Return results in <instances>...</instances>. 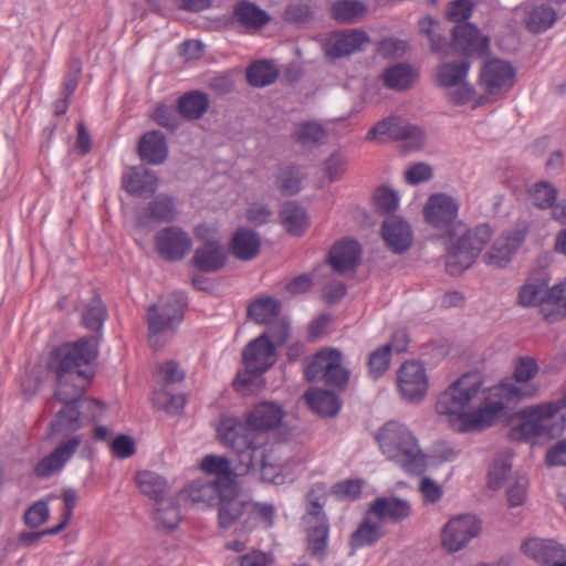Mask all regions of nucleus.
<instances>
[{
    "instance_id": "nucleus-50",
    "label": "nucleus",
    "mask_w": 566,
    "mask_h": 566,
    "mask_svg": "<svg viewBox=\"0 0 566 566\" xmlns=\"http://www.w3.org/2000/svg\"><path fill=\"white\" fill-rule=\"evenodd\" d=\"M349 371L342 367V354L332 349L331 369L325 374V384L332 387L342 388L347 385Z\"/></svg>"
},
{
    "instance_id": "nucleus-14",
    "label": "nucleus",
    "mask_w": 566,
    "mask_h": 566,
    "mask_svg": "<svg viewBox=\"0 0 566 566\" xmlns=\"http://www.w3.org/2000/svg\"><path fill=\"white\" fill-rule=\"evenodd\" d=\"M480 531V521L474 515L463 514L453 517L442 528V546L449 553L459 552L476 537Z\"/></svg>"
},
{
    "instance_id": "nucleus-52",
    "label": "nucleus",
    "mask_w": 566,
    "mask_h": 566,
    "mask_svg": "<svg viewBox=\"0 0 566 566\" xmlns=\"http://www.w3.org/2000/svg\"><path fill=\"white\" fill-rule=\"evenodd\" d=\"M332 350L318 352L305 368V377L310 381L324 380L327 369H331Z\"/></svg>"
},
{
    "instance_id": "nucleus-45",
    "label": "nucleus",
    "mask_w": 566,
    "mask_h": 566,
    "mask_svg": "<svg viewBox=\"0 0 566 566\" xmlns=\"http://www.w3.org/2000/svg\"><path fill=\"white\" fill-rule=\"evenodd\" d=\"M154 518L158 526L166 530H175L180 522L179 505L174 497H164L156 502Z\"/></svg>"
},
{
    "instance_id": "nucleus-41",
    "label": "nucleus",
    "mask_w": 566,
    "mask_h": 566,
    "mask_svg": "<svg viewBox=\"0 0 566 566\" xmlns=\"http://www.w3.org/2000/svg\"><path fill=\"white\" fill-rule=\"evenodd\" d=\"M305 399L312 410L321 416L333 417L340 409V402L336 395L323 389H311L305 394Z\"/></svg>"
},
{
    "instance_id": "nucleus-58",
    "label": "nucleus",
    "mask_w": 566,
    "mask_h": 566,
    "mask_svg": "<svg viewBox=\"0 0 566 566\" xmlns=\"http://www.w3.org/2000/svg\"><path fill=\"white\" fill-rule=\"evenodd\" d=\"M324 500V491L319 485H315L307 493L310 509L307 514L304 516V521L326 520L325 514L323 513Z\"/></svg>"
},
{
    "instance_id": "nucleus-37",
    "label": "nucleus",
    "mask_w": 566,
    "mask_h": 566,
    "mask_svg": "<svg viewBox=\"0 0 566 566\" xmlns=\"http://www.w3.org/2000/svg\"><path fill=\"white\" fill-rule=\"evenodd\" d=\"M417 77V71L407 63H398L389 66L381 74L384 85L398 92L410 88Z\"/></svg>"
},
{
    "instance_id": "nucleus-3",
    "label": "nucleus",
    "mask_w": 566,
    "mask_h": 566,
    "mask_svg": "<svg viewBox=\"0 0 566 566\" xmlns=\"http://www.w3.org/2000/svg\"><path fill=\"white\" fill-rule=\"evenodd\" d=\"M376 440L387 460L410 474H422L427 460L412 431L403 423L387 421L377 432Z\"/></svg>"
},
{
    "instance_id": "nucleus-21",
    "label": "nucleus",
    "mask_w": 566,
    "mask_h": 566,
    "mask_svg": "<svg viewBox=\"0 0 566 566\" xmlns=\"http://www.w3.org/2000/svg\"><path fill=\"white\" fill-rule=\"evenodd\" d=\"M156 250L167 261H179L191 250L192 240L179 227H167L155 237Z\"/></svg>"
},
{
    "instance_id": "nucleus-46",
    "label": "nucleus",
    "mask_w": 566,
    "mask_h": 566,
    "mask_svg": "<svg viewBox=\"0 0 566 566\" xmlns=\"http://www.w3.org/2000/svg\"><path fill=\"white\" fill-rule=\"evenodd\" d=\"M279 77L277 67L270 61H256L247 70V80L254 87L271 85Z\"/></svg>"
},
{
    "instance_id": "nucleus-33",
    "label": "nucleus",
    "mask_w": 566,
    "mask_h": 566,
    "mask_svg": "<svg viewBox=\"0 0 566 566\" xmlns=\"http://www.w3.org/2000/svg\"><path fill=\"white\" fill-rule=\"evenodd\" d=\"M227 260L226 251L218 241H208L196 249L192 263L201 272H217Z\"/></svg>"
},
{
    "instance_id": "nucleus-44",
    "label": "nucleus",
    "mask_w": 566,
    "mask_h": 566,
    "mask_svg": "<svg viewBox=\"0 0 566 566\" xmlns=\"http://www.w3.org/2000/svg\"><path fill=\"white\" fill-rule=\"evenodd\" d=\"M136 482L143 494L151 497L155 502L166 497L169 489L167 480L153 471L138 472Z\"/></svg>"
},
{
    "instance_id": "nucleus-47",
    "label": "nucleus",
    "mask_w": 566,
    "mask_h": 566,
    "mask_svg": "<svg viewBox=\"0 0 566 566\" xmlns=\"http://www.w3.org/2000/svg\"><path fill=\"white\" fill-rule=\"evenodd\" d=\"M280 217L287 232L292 234H301L307 226L306 212L295 201L285 202Z\"/></svg>"
},
{
    "instance_id": "nucleus-39",
    "label": "nucleus",
    "mask_w": 566,
    "mask_h": 566,
    "mask_svg": "<svg viewBox=\"0 0 566 566\" xmlns=\"http://www.w3.org/2000/svg\"><path fill=\"white\" fill-rule=\"evenodd\" d=\"M281 313L279 300L266 296L253 301L248 307V315L258 324L270 325L277 319Z\"/></svg>"
},
{
    "instance_id": "nucleus-23",
    "label": "nucleus",
    "mask_w": 566,
    "mask_h": 566,
    "mask_svg": "<svg viewBox=\"0 0 566 566\" xmlns=\"http://www.w3.org/2000/svg\"><path fill=\"white\" fill-rule=\"evenodd\" d=\"M515 71L512 65L502 60L486 62L480 73V82L489 94L510 90L514 84Z\"/></svg>"
},
{
    "instance_id": "nucleus-63",
    "label": "nucleus",
    "mask_w": 566,
    "mask_h": 566,
    "mask_svg": "<svg viewBox=\"0 0 566 566\" xmlns=\"http://www.w3.org/2000/svg\"><path fill=\"white\" fill-rule=\"evenodd\" d=\"M112 452L118 459H126L135 454L136 446L132 437L120 434L111 444Z\"/></svg>"
},
{
    "instance_id": "nucleus-22",
    "label": "nucleus",
    "mask_w": 566,
    "mask_h": 566,
    "mask_svg": "<svg viewBox=\"0 0 566 566\" xmlns=\"http://www.w3.org/2000/svg\"><path fill=\"white\" fill-rule=\"evenodd\" d=\"M261 457H251V464H237L239 474H247L252 470H259L262 481L273 484H281L284 476L281 473V463L275 454L273 448L268 443L261 444Z\"/></svg>"
},
{
    "instance_id": "nucleus-53",
    "label": "nucleus",
    "mask_w": 566,
    "mask_h": 566,
    "mask_svg": "<svg viewBox=\"0 0 566 566\" xmlns=\"http://www.w3.org/2000/svg\"><path fill=\"white\" fill-rule=\"evenodd\" d=\"M324 137L325 130L323 126L315 122L304 123L295 132L296 140L303 146L319 144Z\"/></svg>"
},
{
    "instance_id": "nucleus-38",
    "label": "nucleus",
    "mask_w": 566,
    "mask_h": 566,
    "mask_svg": "<svg viewBox=\"0 0 566 566\" xmlns=\"http://www.w3.org/2000/svg\"><path fill=\"white\" fill-rule=\"evenodd\" d=\"M384 536L382 525L367 511L364 521L353 533L350 546L357 549L364 546H371Z\"/></svg>"
},
{
    "instance_id": "nucleus-27",
    "label": "nucleus",
    "mask_w": 566,
    "mask_h": 566,
    "mask_svg": "<svg viewBox=\"0 0 566 566\" xmlns=\"http://www.w3.org/2000/svg\"><path fill=\"white\" fill-rule=\"evenodd\" d=\"M200 468L207 474H212L216 478L212 480L222 484L226 490L223 492L228 494L237 493L235 476L240 475L237 467L233 469L231 462L226 457L208 454L202 458Z\"/></svg>"
},
{
    "instance_id": "nucleus-42",
    "label": "nucleus",
    "mask_w": 566,
    "mask_h": 566,
    "mask_svg": "<svg viewBox=\"0 0 566 566\" xmlns=\"http://www.w3.org/2000/svg\"><path fill=\"white\" fill-rule=\"evenodd\" d=\"M208 107L209 99L207 94L199 91L189 92L178 99L179 115L189 120L201 118Z\"/></svg>"
},
{
    "instance_id": "nucleus-5",
    "label": "nucleus",
    "mask_w": 566,
    "mask_h": 566,
    "mask_svg": "<svg viewBox=\"0 0 566 566\" xmlns=\"http://www.w3.org/2000/svg\"><path fill=\"white\" fill-rule=\"evenodd\" d=\"M186 306L187 296L181 292H176L148 307L146 322L148 342L153 348L164 347L166 344L165 334L175 332L180 325Z\"/></svg>"
},
{
    "instance_id": "nucleus-24",
    "label": "nucleus",
    "mask_w": 566,
    "mask_h": 566,
    "mask_svg": "<svg viewBox=\"0 0 566 566\" xmlns=\"http://www.w3.org/2000/svg\"><path fill=\"white\" fill-rule=\"evenodd\" d=\"M285 411L281 405L274 401H261L250 410L245 418L247 424L253 432L263 434L276 429L283 421Z\"/></svg>"
},
{
    "instance_id": "nucleus-28",
    "label": "nucleus",
    "mask_w": 566,
    "mask_h": 566,
    "mask_svg": "<svg viewBox=\"0 0 566 566\" xmlns=\"http://www.w3.org/2000/svg\"><path fill=\"white\" fill-rule=\"evenodd\" d=\"M522 547L525 555L541 565L554 566L566 558V549L553 539L531 538Z\"/></svg>"
},
{
    "instance_id": "nucleus-61",
    "label": "nucleus",
    "mask_w": 566,
    "mask_h": 566,
    "mask_svg": "<svg viewBox=\"0 0 566 566\" xmlns=\"http://www.w3.org/2000/svg\"><path fill=\"white\" fill-rule=\"evenodd\" d=\"M49 515L48 504L43 501H39L28 509L24 514V521L30 527H38L48 521Z\"/></svg>"
},
{
    "instance_id": "nucleus-1",
    "label": "nucleus",
    "mask_w": 566,
    "mask_h": 566,
    "mask_svg": "<svg viewBox=\"0 0 566 566\" xmlns=\"http://www.w3.org/2000/svg\"><path fill=\"white\" fill-rule=\"evenodd\" d=\"M97 355L98 344L95 337L64 343L50 353L46 366L56 379L54 398L64 405L50 422L52 436L76 432L84 427L86 420H95L102 416L104 405L84 397L93 376L90 366Z\"/></svg>"
},
{
    "instance_id": "nucleus-57",
    "label": "nucleus",
    "mask_w": 566,
    "mask_h": 566,
    "mask_svg": "<svg viewBox=\"0 0 566 566\" xmlns=\"http://www.w3.org/2000/svg\"><path fill=\"white\" fill-rule=\"evenodd\" d=\"M301 172L296 167H284L280 170L277 180L280 188L286 195H295L301 190Z\"/></svg>"
},
{
    "instance_id": "nucleus-13",
    "label": "nucleus",
    "mask_w": 566,
    "mask_h": 566,
    "mask_svg": "<svg viewBox=\"0 0 566 566\" xmlns=\"http://www.w3.org/2000/svg\"><path fill=\"white\" fill-rule=\"evenodd\" d=\"M388 136L391 139L402 140L408 150L420 148L424 143L423 130L399 118H385L378 122L368 132L367 138Z\"/></svg>"
},
{
    "instance_id": "nucleus-20",
    "label": "nucleus",
    "mask_w": 566,
    "mask_h": 566,
    "mask_svg": "<svg viewBox=\"0 0 566 566\" xmlns=\"http://www.w3.org/2000/svg\"><path fill=\"white\" fill-rule=\"evenodd\" d=\"M563 296L562 283L548 287V279L544 272L538 277L531 276L521 286L517 302L521 306L532 307L542 303H557Z\"/></svg>"
},
{
    "instance_id": "nucleus-16",
    "label": "nucleus",
    "mask_w": 566,
    "mask_h": 566,
    "mask_svg": "<svg viewBox=\"0 0 566 566\" xmlns=\"http://www.w3.org/2000/svg\"><path fill=\"white\" fill-rule=\"evenodd\" d=\"M526 238V229L516 227L504 231L484 254V262L495 269L506 266Z\"/></svg>"
},
{
    "instance_id": "nucleus-40",
    "label": "nucleus",
    "mask_w": 566,
    "mask_h": 566,
    "mask_svg": "<svg viewBox=\"0 0 566 566\" xmlns=\"http://www.w3.org/2000/svg\"><path fill=\"white\" fill-rule=\"evenodd\" d=\"M308 549L313 557L323 559L327 552L328 524L326 520L305 521Z\"/></svg>"
},
{
    "instance_id": "nucleus-6",
    "label": "nucleus",
    "mask_w": 566,
    "mask_h": 566,
    "mask_svg": "<svg viewBox=\"0 0 566 566\" xmlns=\"http://www.w3.org/2000/svg\"><path fill=\"white\" fill-rule=\"evenodd\" d=\"M559 402H546L522 411V421L512 427L510 438L524 441L535 437H553L564 427L565 418L559 415Z\"/></svg>"
},
{
    "instance_id": "nucleus-7",
    "label": "nucleus",
    "mask_w": 566,
    "mask_h": 566,
    "mask_svg": "<svg viewBox=\"0 0 566 566\" xmlns=\"http://www.w3.org/2000/svg\"><path fill=\"white\" fill-rule=\"evenodd\" d=\"M491 237L492 229L486 223L473 229H467L463 224L460 232L450 238L446 261L447 271L457 275L470 268Z\"/></svg>"
},
{
    "instance_id": "nucleus-35",
    "label": "nucleus",
    "mask_w": 566,
    "mask_h": 566,
    "mask_svg": "<svg viewBox=\"0 0 566 566\" xmlns=\"http://www.w3.org/2000/svg\"><path fill=\"white\" fill-rule=\"evenodd\" d=\"M224 490L226 488L222 484L212 480H197L189 485L188 495L189 499L197 504L205 506H211L213 504L219 505L223 497L233 495L223 492Z\"/></svg>"
},
{
    "instance_id": "nucleus-12",
    "label": "nucleus",
    "mask_w": 566,
    "mask_h": 566,
    "mask_svg": "<svg viewBox=\"0 0 566 566\" xmlns=\"http://www.w3.org/2000/svg\"><path fill=\"white\" fill-rule=\"evenodd\" d=\"M458 212V201L446 193L431 195L423 208L426 221L436 229L448 231L450 238L463 228V223L457 220Z\"/></svg>"
},
{
    "instance_id": "nucleus-29",
    "label": "nucleus",
    "mask_w": 566,
    "mask_h": 566,
    "mask_svg": "<svg viewBox=\"0 0 566 566\" xmlns=\"http://www.w3.org/2000/svg\"><path fill=\"white\" fill-rule=\"evenodd\" d=\"M360 252V245L356 240L345 239L333 245L328 261L338 273L354 271L359 264Z\"/></svg>"
},
{
    "instance_id": "nucleus-4",
    "label": "nucleus",
    "mask_w": 566,
    "mask_h": 566,
    "mask_svg": "<svg viewBox=\"0 0 566 566\" xmlns=\"http://www.w3.org/2000/svg\"><path fill=\"white\" fill-rule=\"evenodd\" d=\"M420 32L427 35L432 53L447 56L452 50L463 54L483 55L488 52L489 41L481 36L472 23H462L452 29V42L449 43L441 23L431 17L419 21Z\"/></svg>"
},
{
    "instance_id": "nucleus-10",
    "label": "nucleus",
    "mask_w": 566,
    "mask_h": 566,
    "mask_svg": "<svg viewBox=\"0 0 566 566\" xmlns=\"http://www.w3.org/2000/svg\"><path fill=\"white\" fill-rule=\"evenodd\" d=\"M539 367L535 358L523 356L517 358L514 366V379L512 381H502L499 386L491 388V396L496 400L505 402V408L524 398L534 397L537 394V387L528 382L537 375Z\"/></svg>"
},
{
    "instance_id": "nucleus-26",
    "label": "nucleus",
    "mask_w": 566,
    "mask_h": 566,
    "mask_svg": "<svg viewBox=\"0 0 566 566\" xmlns=\"http://www.w3.org/2000/svg\"><path fill=\"white\" fill-rule=\"evenodd\" d=\"M177 207L172 197L158 195L137 214V223L140 227H150L153 223H168L176 219Z\"/></svg>"
},
{
    "instance_id": "nucleus-30",
    "label": "nucleus",
    "mask_w": 566,
    "mask_h": 566,
    "mask_svg": "<svg viewBox=\"0 0 566 566\" xmlns=\"http://www.w3.org/2000/svg\"><path fill=\"white\" fill-rule=\"evenodd\" d=\"M125 190L136 197H149L155 193L158 178L154 171L144 166L133 167L123 176Z\"/></svg>"
},
{
    "instance_id": "nucleus-62",
    "label": "nucleus",
    "mask_w": 566,
    "mask_h": 566,
    "mask_svg": "<svg viewBox=\"0 0 566 566\" xmlns=\"http://www.w3.org/2000/svg\"><path fill=\"white\" fill-rule=\"evenodd\" d=\"M347 159L339 153L332 154L325 160V172L331 181L338 180L346 171Z\"/></svg>"
},
{
    "instance_id": "nucleus-11",
    "label": "nucleus",
    "mask_w": 566,
    "mask_h": 566,
    "mask_svg": "<svg viewBox=\"0 0 566 566\" xmlns=\"http://www.w3.org/2000/svg\"><path fill=\"white\" fill-rule=\"evenodd\" d=\"M470 69L468 61L444 62L437 67V82L450 88L448 99L455 105L469 103L474 96V88L465 82Z\"/></svg>"
},
{
    "instance_id": "nucleus-15",
    "label": "nucleus",
    "mask_w": 566,
    "mask_h": 566,
    "mask_svg": "<svg viewBox=\"0 0 566 566\" xmlns=\"http://www.w3.org/2000/svg\"><path fill=\"white\" fill-rule=\"evenodd\" d=\"M235 495L227 496L219 503V525L222 528H230L238 524L241 531L247 532L258 524V514L254 512V504L244 502Z\"/></svg>"
},
{
    "instance_id": "nucleus-54",
    "label": "nucleus",
    "mask_w": 566,
    "mask_h": 566,
    "mask_svg": "<svg viewBox=\"0 0 566 566\" xmlns=\"http://www.w3.org/2000/svg\"><path fill=\"white\" fill-rule=\"evenodd\" d=\"M390 348L389 346H381L374 350L369 355L368 359V368L369 375L374 379H378L384 375V373L388 369L390 364Z\"/></svg>"
},
{
    "instance_id": "nucleus-49",
    "label": "nucleus",
    "mask_w": 566,
    "mask_h": 566,
    "mask_svg": "<svg viewBox=\"0 0 566 566\" xmlns=\"http://www.w3.org/2000/svg\"><path fill=\"white\" fill-rule=\"evenodd\" d=\"M107 317V311L99 296L95 295L86 304L82 314L84 326L91 331L97 332L103 327Z\"/></svg>"
},
{
    "instance_id": "nucleus-32",
    "label": "nucleus",
    "mask_w": 566,
    "mask_h": 566,
    "mask_svg": "<svg viewBox=\"0 0 566 566\" xmlns=\"http://www.w3.org/2000/svg\"><path fill=\"white\" fill-rule=\"evenodd\" d=\"M137 149L140 159L149 165H160L168 156L167 140L160 130L145 133Z\"/></svg>"
},
{
    "instance_id": "nucleus-48",
    "label": "nucleus",
    "mask_w": 566,
    "mask_h": 566,
    "mask_svg": "<svg viewBox=\"0 0 566 566\" xmlns=\"http://www.w3.org/2000/svg\"><path fill=\"white\" fill-rule=\"evenodd\" d=\"M365 11V4L358 0H340L332 6V17L340 23H354Z\"/></svg>"
},
{
    "instance_id": "nucleus-19",
    "label": "nucleus",
    "mask_w": 566,
    "mask_h": 566,
    "mask_svg": "<svg viewBox=\"0 0 566 566\" xmlns=\"http://www.w3.org/2000/svg\"><path fill=\"white\" fill-rule=\"evenodd\" d=\"M369 42V35L360 29L334 31L325 40L324 51L328 57L336 60L361 52Z\"/></svg>"
},
{
    "instance_id": "nucleus-36",
    "label": "nucleus",
    "mask_w": 566,
    "mask_h": 566,
    "mask_svg": "<svg viewBox=\"0 0 566 566\" xmlns=\"http://www.w3.org/2000/svg\"><path fill=\"white\" fill-rule=\"evenodd\" d=\"M260 247L261 239L259 234L247 228L238 229L231 240L233 255L242 261L254 259L259 254Z\"/></svg>"
},
{
    "instance_id": "nucleus-55",
    "label": "nucleus",
    "mask_w": 566,
    "mask_h": 566,
    "mask_svg": "<svg viewBox=\"0 0 566 566\" xmlns=\"http://www.w3.org/2000/svg\"><path fill=\"white\" fill-rule=\"evenodd\" d=\"M153 118L159 126L169 130H176L180 126L179 112L165 104L156 106Z\"/></svg>"
},
{
    "instance_id": "nucleus-60",
    "label": "nucleus",
    "mask_w": 566,
    "mask_h": 566,
    "mask_svg": "<svg viewBox=\"0 0 566 566\" xmlns=\"http://www.w3.org/2000/svg\"><path fill=\"white\" fill-rule=\"evenodd\" d=\"M375 203L378 210L382 212H392L399 203L397 191L388 187H380L375 192Z\"/></svg>"
},
{
    "instance_id": "nucleus-59",
    "label": "nucleus",
    "mask_w": 566,
    "mask_h": 566,
    "mask_svg": "<svg viewBox=\"0 0 566 566\" xmlns=\"http://www.w3.org/2000/svg\"><path fill=\"white\" fill-rule=\"evenodd\" d=\"M527 488L528 480L525 476L518 475L514 479L506 491L507 504L510 507L522 505L525 502Z\"/></svg>"
},
{
    "instance_id": "nucleus-64",
    "label": "nucleus",
    "mask_w": 566,
    "mask_h": 566,
    "mask_svg": "<svg viewBox=\"0 0 566 566\" xmlns=\"http://www.w3.org/2000/svg\"><path fill=\"white\" fill-rule=\"evenodd\" d=\"M432 177V169L424 163H417L410 166L406 172L405 178L409 185H418L430 180Z\"/></svg>"
},
{
    "instance_id": "nucleus-25",
    "label": "nucleus",
    "mask_w": 566,
    "mask_h": 566,
    "mask_svg": "<svg viewBox=\"0 0 566 566\" xmlns=\"http://www.w3.org/2000/svg\"><path fill=\"white\" fill-rule=\"evenodd\" d=\"M378 522L384 525L386 522L399 523L411 514L410 503L397 496L376 497L367 510Z\"/></svg>"
},
{
    "instance_id": "nucleus-31",
    "label": "nucleus",
    "mask_w": 566,
    "mask_h": 566,
    "mask_svg": "<svg viewBox=\"0 0 566 566\" xmlns=\"http://www.w3.org/2000/svg\"><path fill=\"white\" fill-rule=\"evenodd\" d=\"M386 244L395 252L407 251L412 243V233L409 224L396 217L387 218L381 227Z\"/></svg>"
},
{
    "instance_id": "nucleus-8",
    "label": "nucleus",
    "mask_w": 566,
    "mask_h": 566,
    "mask_svg": "<svg viewBox=\"0 0 566 566\" xmlns=\"http://www.w3.org/2000/svg\"><path fill=\"white\" fill-rule=\"evenodd\" d=\"M217 433L220 442L231 448L238 455V464H251V457H261V444L265 443L266 437L253 432L251 427L234 417H222Z\"/></svg>"
},
{
    "instance_id": "nucleus-17",
    "label": "nucleus",
    "mask_w": 566,
    "mask_h": 566,
    "mask_svg": "<svg viewBox=\"0 0 566 566\" xmlns=\"http://www.w3.org/2000/svg\"><path fill=\"white\" fill-rule=\"evenodd\" d=\"M398 389L403 399L418 402L428 391V377L422 364L416 360L403 363L397 373Z\"/></svg>"
},
{
    "instance_id": "nucleus-34",
    "label": "nucleus",
    "mask_w": 566,
    "mask_h": 566,
    "mask_svg": "<svg viewBox=\"0 0 566 566\" xmlns=\"http://www.w3.org/2000/svg\"><path fill=\"white\" fill-rule=\"evenodd\" d=\"M525 14V25L533 33H541L549 29L556 21L555 10L545 4L524 3L516 8Z\"/></svg>"
},
{
    "instance_id": "nucleus-9",
    "label": "nucleus",
    "mask_w": 566,
    "mask_h": 566,
    "mask_svg": "<svg viewBox=\"0 0 566 566\" xmlns=\"http://www.w3.org/2000/svg\"><path fill=\"white\" fill-rule=\"evenodd\" d=\"M276 360L275 346L266 333L251 340L243 350L245 371L234 380L237 390L250 387L259 377L271 368Z\"/></svg>"
},
{
    "instance_id": "nucleus-56",
    "label": "nucleus",
    "mask_w": 566,
    "mask_h": 566,
    "mask_svg": "<svg viewBox=\"0 0 566 566\" xmlns=\"http://www.w3.org/2000/svg\"><path fill=\"white\" fill-rule=\"evenodd\" d=\"M557 198V189L548 182H538L532 191V200L535 206L547 209L553 208Z\"/></svg>"
},
{
    "instance_id": "nucleus-18",
    "label": "nucleus",
    "mask_w": 566,
    "mask_h": 566,
    "mask_svg": "<svg viewBox=\"0 0 566 566\" xmlns=\"http://www.w3.org/2000/svg\"><path fill=\"white\" fill-rule=\"evenodd\" d=\"M82 444L83 434H73L69 437L36 463L34 467L35 475L41 479H46L57 474L74 457Z\"/></svg>"
},
{
    "instance_id": "nucleus-43",
    "label": "nucleus",
    "mask_w": 566,
    "mask_h": 566,
    "mask_svg": "<svg viewBox=\"0 0 566 566\" xmlns=\"http://www.w3.org/2000/svg\"><path fill=\"white\" fill-rule=\"evenodd\" d=\"M234 18L241 25L255 30L264 27L270 20L269 14L264 10L249 1H241L235 6Z\"/></svg>"
},
{
    "instance_id": "nucleus-2",
    "label": "nucleus",
    "mask_w": 566,
    "mask_h": 566,
    "mask_svg": "<svg viewBox=\"0 0 566 566\" xmlns=\"http://www.w3.org/2000/svg\"><path fill=\"white\" fill-rule=\"evenodd\" d=\"M480 394L479 377L465 374L439 396L436 410L448 417L452 424L458 423L461 431L488 428L505 410V402L496 400L491 392L483 398Z\"/></svg>"
},
{
    "instance_id": "nucleus-51",
    "label": "nucleus",
    "mask_w": 566,
    "mask_h": 566,
    "mask_svg": "<svg viewBox=\"0 0 566 566\" xmlns=\"http://www.w3.org/2000/svg\"><path fill=\"white\" fill-rule=\"evenodd\" d=\"M511 469V454L509 452L497 454L489 471L490 488L497 490L502 485Z\"/></svg>"
}]
</instances>
